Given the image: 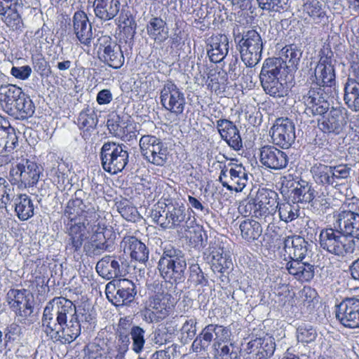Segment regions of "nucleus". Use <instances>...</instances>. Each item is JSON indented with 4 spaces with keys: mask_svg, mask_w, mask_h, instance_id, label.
Segmentation results:
<instances>
[{
    "mask_svg": "<svg viewBox=\"0 0 359 359\" xmlns=\"http://www.w3.org/2000/svg\"><path fill=\"white\" fill-rule=\"evenodd\" d=\"M81 190L75 192L64 211V223L67 231L65 250L67 254L79 256L84 249V241L87 238L86 231L92 222L100 217L98 207L81 198Z\"/></svg>",
    "mask_w": 359,
    "mask_h": 359,
    "instance_id": "f257e3e1",
    "label": "nucleus"
},
{
    "mask_svg": "<svg viewBox=\"0 0 359 359\" xmlns=\"http://www.w3.org/2000/svg\"><path fill=\"white\" fill-rule=\"evenodd\" d=\"M75 305L65 297H54L43 309L41 323L46 337L54 343L70 344L79 336L78 323L71 321Z\"/></svg>",
    "mask_w": 359,
    "mask_h": 359,
    "instance_id": "f03ea898",
    "label": "nucleus"
},
{
    "mask_svg": "<svg viewBox=\"0 0 359 359\" xmlns=\"http://www.w3.org/2000/svg\"><path fill=\"white\" fill-rule=\"evenodd\" d=\"M283 244V265L288 273L301 282L313 279L315 266L310 260L312 245L304 238L297 235L287 236Z\"/></svg>",
    "mask_w": 359,
    "mask_h": 359,
    "instance_id": "7ed1b4c3",
    "label": "nucleus"
},
{
    "mask_svg": "<svg viewBox=\"0 0 359 359\" xmlns=\"http://www.w3.org/2000/svg\"><path fill=\"white\" fill-rule=\"evenodd\" d=\"M149 216L154 223L163 229H177L182 233L194 224V217L183 204L170 202L164 206L154 205Z\"/></svg>",
    "mask_w": 359,
    "mask_h": 359,
    "instance_id": "20e7f679",
    "label": "nucleus"
},
{
    "mask_svg": "<svg viewBox=\"0 0 359 359\" xmlns=\"http://www.w3.org/2000/svg\"><path fill=\"white\" fill-rule=\"evenodd\" d=\"M279 200L278 194L270 189H259L255 196L250 195L241 202L239 212L245 217L250 216L261 222L271 223L276 212L275 205Z\"/></svg>",
    "mask_w": 359,
    "mask_h": 359,
    "instance_id": "39448f33",
    "label": "nucleus"
},
{
    "mask_svg": "<svg viewBox=\"0 0 359 359\" xmlns=\"http://www.w3.org/2000/svg\"><path fill=\"white\" fill-rule=\"evenodd\" d=\"M290 74L281 65L276 57H268L264 60L259 80L264 92L273 97L280 98L289 93L287 77Z\"/></svg>",
    "mask_w": 359,
    "mask_h": 359,
    "instance_id": "423d86ee",
    "label": "nucleus"
},
{
    "mask_svg": "<svg viewBox=\"0 0 359 359\" xmlns=\"http://www.w3.org/2000/svg\"><path fill=\"white\" fill-rule=\"evenodd\" d=\"M187 266L185 255L182 250L171 245L163 248L157 269L165 284L168 282L172 285L182 283L185 279Z\"/></svg>",
    "mask_w": 359,
    "mask_h": 359,
    "instance_id": "0eeeda50",
    "label": "nucleus"
},
{
    "mask_svg": "<svg viewBox=\"0 0 359 359\" xmlns=\"http://www.w3.org/2000/svg\"><path fill=\"white\" fill-rule=\"evenodd\" d=\"M318 62L311 73V85L325 89L334 88L337 85V63L334 52L329 43H325L318 53Z\"/></svg>",
    "mask_w": 359,
    "mask_h": 359,
    "instance_id": "6e6552de",
    "label": "nucleus"
},
{
    "mask_svg": "<svg viewBox=\"0 0 359 359\" xmlns=\"http://www.w3.org/2000/svg\"><path fill=\"white\" fill-rule=\"evenodd\" d=\"M233 36L241 58L248 67L257 65L262 57L263 41L259 33L254 29L240 31L238 27L233 30Z\"/></svg>",
    "mask_w": 359,
    "mask_h": 359,
    "instance_id": "1a4fd4ad",
    "label": "nucleus"
},
{
    "mask_svg": "<svg viewBox=\"0 0 359 359\" xmlns=\"http://www.w3.org/2000/svg\"><path fill=\"white\" fill-rule=\"evenodd\" d=\"M320 248L332 255L344 257L353 252L355 243L348 238L341 227L327 226L319 234Z\"/></svg>",
    "mask_w": 359,
    "mask_h": 359,
    "instance_id": "9d476101",
    "label": "nucleus"
},
{
    "mask_svg": "<svg viewBox=\"0 0 359 359\" xmlns=\"http://www.w3.org/2000/svg\"><path fill=\"white\" fill-rule=\"evenodd\" d=\"M351 168L347 164L326 165L314 163L311 168V173L314 182L328 190L339 189L351 173Z\"/></svg>",
    "mask_w": 359,
    "mask_h": 359,
    "instance_id": "9b49d317",
    "label": "nucleus"
},
{
    "mask_svg": "<svg viewBox=\"0 0 359 359\" xmlns=\"http://www.w3.org/2000/svg\"><path fill=\"white\" fill-rule=\"evenodd\" d=\"M41 168L27 157L17 158L10 168L8 180L11 185L19 189L33 187L39 182Z\"/></svg>",
    "mask_w": 359,
    "mask_h": 359,
    "instance_id": "f8f14e48",
    "label": "nucleus"
},
{
    "mask_svg": "<svg viewBox=\"0 0 359 359\" xmlns=\"http://www.w3.org/2000/svg\"><path fill=\"white\" fill-rule=\"evenodd\" d=\"M91 228L93 233L89 240L84 244V252L86 255L92 257L105 251L111 252L114 250V243L116 234L113 228L107 226L104 222L97 220L92 222Z\"/></svg>",
    "mask_w": 359,
    "mask_h": 359,
    "instance_id": "ddd939ff",
    "label": "nucleus"
},
{
    "mask_svg": "<svg viewBox=\"0 0 359 359\" xmlns=\"http://www.w3.org/2000/svg\"><path fill=\"white\" fill-rule=\"evenodd\" d=\"M100 158L104 170L114 175L126 168L128 163L129 154L123 144L108 141L100 149Z\"/></svg>",
    "mask_w": 359,
    "mask_h": 359,
    "instance_id": "4468645a",
    "label": "nucleus"
},
{
    "mask_svg": "<svg viewBox=\"0 0 359 359\" xmlns=\"http://www.w3.org/2000/svg\"><path fill=\"white\" fill-rule=\"evenodd\" d=\"M336 223L348 238L359 240V199L353 197L346 201L336 215Z\"/></svg>",
    "mask_w": 359,
    "mask_h": 359,
    "instance_id": "2eb2a0df",
    "label": "nucleus"
},
{
    "mask_svg": "<svg viewBox=\"0 0 359 359\" xmlns=\"http://www.w3.org/2000/svg\"><path fill=\"white\" fill-rule=\"evenodd\" d=\"M160 103L163 108L177 116L183 114L186 106V97L183 88L172 79L165 81L160 89Z\"/></svg>",
    "mask_w": 359,
    "mask_h": 359,
    "instance_id": "dca6fc26",
    "label": "nucleus"
},
{
    "mask_svg": "<svg viewBox=\"0 0 359 359\" xmlns=\"http://www.w3.org/2000/svg\"><path fill=\"white\" fill-rule=\"evenodd\" d=\"M231 335V332L228 327L217 324H209L202 329L193 341L191 349L196 353L206 351L213 341L214 344H219L220 342L228 343Z\"/></svg>",
    "mask_w": 359,
    "mask_h": 359,
    "instance_id": "f3484780",
    "label": "nucleus"
},
{
    "mask_svg": "<svg viewBox=\"0 0 359 359\" xmlns=\"http://www.w3.org/2000/svg\"><path fill=\"white\" fill-rule=\"evenodd\" d=\"M140 151L149 163L162 167L166 163L169 151L167 144L161 139L152 135H142L139 141Z\"/></svg>",
    "mask_w": 359,
    "mask_h": 359,
    "instance_id": "a211bd4d",
    "label": "nucleus"
},
{
    "mask_svg": "<svg viewBox=\"0 0 359 359\" xmlns=\"http://www.w3.org/2000/svg\"><path fill=\"white\" fill-rule=\"evenodd\" d=\"M97 54L101 62L118 69L124 64L125 57L121 47L109 36H102L97 40Z\"/></svg>",
    "mask_w": 359,
    "mask_h": 359,
    "instance_id": "6ab92c4d",
    "label": "nucleus"
},
{
    "mask_svg": "<svg viewBox=\"0 0 359 359\" xmlns=\"http://www.w3.org/2000/svg\"><path fill=\"white\" fill-rule=\"evenodd\" d=\"M105 293L109 301L118 307L132 303L137 294V289L133 281L123 279L118 280L116 284L107 283Z\"/></svg>",
    "mask_w": 359,
    "mask_h": 359,
    "instance_id": "aec40b11",
    "label": "nucleus"
},
{
    "mask_svg": "<svg viewBox=\"0 0 359 359\" xmlns=\"http://www.w3.org/2000/svg\"><path fill=\"white\" fill-rule=\"evenodd\" d=\"M325 90L323 88L311 84L302 91V102L306 106V110L313 116L325 114L330 109V104Z\"/></svg>",
    "mask_w": 359,
    "mask_h": 359,
    "instance_id": "412c9836",
    "label": "nucleus"
},
{
    "mask_svg": "<svg viewBox=\"0 0 359 359\" xmlns=\"http://www.w3.org/2000/svg\"><path fill=\"white\" fill-rule=\"evenodd\" d=\"M274 339L268 334L250 339L242 348L244 359H269L274 353Z\"/></svg>",
    "mask_w": 359,
    "mask_h": 359,
    "instance_id": "4be33fe9",
    "label": "nucleus"
},
{
    "mask_svg": "<svg viewBox=\"0 0 359 359\" xmlns=\"http://www.w3.org/2000/svg\"><path fill=\"white\" fill-rule=\"evenodd\" d=\"M6 297L10 309L17 316L26 319L33 313L34 299L30 291L25 289H11Z\"/></svg>",
    "mask_w": 359,
    "mask_h": 359,
    "instance_id": "5701e85b",
    "label": "nucleus"
},
{
    "mask_svg": "<svg viewBox=\"0 0 359 359\" xmlns=\"http://www.w3.org/2000/svg\"><path fill=\"white\" fill-rule=\"evenodd\" d=\"M219 181L227 190L241 192L248 183V176L241 165L229 163L222 168Z\"/></svg>",
    "mask_w": 359,
    "mask_h": 359,
    "instance_id": "b1692460",
    "label": "nucleus"
},
{
    "mask_svg": "<svg viewBox=\"0 0 359 359\" xmlns=\"http://www.w3.org/2000/svg\"><path fill=\"white\" fill-rule=\"evenodd\" d=\"M347 110L342 107H332L318 120V129L331 135L342 133L347 122Z\"/></svg>",
    "mask_w": 359,
    "mask_h": 359,
    "instance_id": "393cba45",
    "label": "nucleus"
},
{
    "mask_svg": "<svg viewBox=\"0 0 359 359\" xmlns=\"http://www.w3.org/2000/svg\"><path fill=\"white\" fill-rule=\"evenodd\" d=\"M203 258L211 265L215 273H223L233 266L230 255L224 252L219 241L215 240L209 243L208 248L203 252Z\"/></svg>",
    "mask_w": 359,
    "mask_h": 359,
    "instance_id": "a878e982",
    "label": "nucleus"
},
{
    "mask_svg": "<svg viewBox=\"0 0 359 359\" xmlns=\"http://www.w3.org/2000/svg\"><path fill=\"white\" fill-rule=\"evenodd\" d=\"M270 133L273 143L283 149L290 148L296 138L294 124L287 118H278Z\"/></svg>",
    "mask_w": 359,
    "mask_h": 359,
    "instance_id": "bb28decb",
    "label": "nucleus"
},
{
    "mask_svg": "<svg viewBox=\"0 0 359 359\" xmlns=\"http://www.w3.org/2000/svg\"><path fill=\"white\" fill-rule=\"evenodd\" d=\"M336 318L348 328L359 327V299L352 297L344 299L336 306Z\"/></svg>",
    "mask_w": 359,
    "mask_h": 359,
    "instance_id": "cd10ccee",
    "label": "nucleus"
},
{
    "mask_svg": "<svg viewBox=\"0 0 359 359\" xmlns=\"http://www.w3.org/2000/svg\"><path fill=\"white\" fill-rule=\"evenodd\" d=\"M76 39L81 44L90 47L93 39L92 25L87 14L83 11H76L69 24Z\"/></svg>",
    "mask_w": 359,
    "mask_h": 359,
    "instance_id": "c85d7f7f",
    "label": "nucleus"
},
{
    "mask_svg": "<svg viewBox=\"0 0 359 359\" xmlns=\"http://www.w3.org/2000/svg\"><path fill=\"white\" fill-rule=\"evenodd\" d=\"M259 158L264 166L274 170L285 168L289 162V158L285 151L271 145H266L260 149Z\"/></svg>",
    "mask_w": 359,
    "mask_h": 359,
    "instance_id": "c756f323",
    "label": "nucleus"
},
{
    "mask_svg": "<svg viewBox=\"0 0 359 359\" xmlns=\"http://www.w3.org/2000/svg\"><path fill=\"white\" fill-rule=\"evenodd\" d=\"M216 128L224 141L234 151L243 149V141L240 131L236 124L226 118H220L217 121Z\"/></svg>",
    "mask_w": 359,
    "mask_h": 359,
    "instance_id": "7c9ffc66",
    "label": "nucleus"
},
{
    "mask_svg": "<svg viewBox=\"0 0 359 359\" xmlns=\"http://www.w3.org/2000/svg\"><path fill=\"white\" fill-rule=\"evenodd\" d=\"M121 248H123V252L128 255L133 262L145 264L149 259V248L135 236H124L121 242Z\"/></svg>",
    "mask_w": 359,
    "mask_h": 359,
    "instance_id": "2f4dec72",
    "label": "nucleus"
},
{
    "mask_svg": "<svg viewBox=\"0 0 359 359\" xmlns=\"http://www.w3.org/2000/svg\"><path fill=\"white\" fill-rule=\"evenodd\" d=\"M205 43L207 55L210 62L218 63L226 57L229 50V41L226 35H212L207 39Z\"/></svg>",
    "mask_w": 359,
    "mask_h": 359,
    "instance_id": "473e14b6",
    "label": "nucleus"
},
{
    "mask_svg": "<svg viewBox=\"0 0 359 359\" xmlns=\"http://www.w3.org/2000/svg\"><path fill=\"white\" fill-rule=\"evenodd\" d=\"M22 0H0V15L6 25L13 30L20 29L23 25L19 14Z\"/></svg>",
    "mask_w": 359,
    "mask_h": 359,
    "instance_id": "72a5a7b5",
    "label": "nucleus"
},
{
    "mask_svg": "<svg viewBox=\"0 0 359 359\" xmlns=\"http://www.w3.org/2000/svg\"><path fill=\"white\" fill-rule=\"evenodd\" d=\"M163 284L158 291L149 298V306L157 313L158 318H165L169 315L175 304V299L168 291L163 289Z\"/></svg>",
    "mask_w": 359,
    "mask_h": 359,
    "instance_id": "f704fd0d",
    "label": "nucleus"
},
{
    "mask_svg": "<svg viewBox=\"0 0 359 359\" xmlns=\"http://www.w3.org/2000/svg\"><path fill=\"white\" fill-rule=\"evenodd\" d=\"M72 166L62 159L55 162L47 170L48 179L57 187V188L63 191L66 186L70 184L69 175L71 174Z\"/></svg>",
    "mask_w": 359,
    "mask_h": 359,
    "instance_id": "c9c22d12",
    "label": "nucleus"
},
{
    "mask_svg": "<svg viewBox=\"0 0 359 359\" xmlns=\"http://www.w3.org/2000/svg\"><path fill=\"white\" fill-rule=\"evenodd\" d=\"M95 269L100 276L107 280L118 278L123 276V262L120 257L107 255L97 263Z\"/></svg>",
    "mask_w": 359,
    "mask_h": 359,
    "instance_id": "e433bc0d",
    "label": "nucleus"
},
{
    "mask_svg": "<svg viewBox=\"0 0 359 359\" xmlns=\"http://www.w3.org/2000/svg\"><path fill=\"white\" fill-rule=\"evenodd\" d=\"M84 351L88 359H115V355L109 346V340L100 335L88 343Z\"/></svg>",
    "mask_w": 359,
    "mask_h": 359,
    "instance_id": "4c0bfd02",
    "label": "nucleus"
},
{
    "mask_svg": "<svg viewBox=\"0 0 359 359\" xmlns=\"http://www.w3.org/2000/svg\"><path fill=\"white\" fill-rule=\"evenodd\" d=\"M121 0H94L93 12L95 18L102 22L113 20L120 12Z\"/></svg>",
    "mask_w": 359,
    "mask_h": 359,
    "instance_id": "58836bf2",
    "label": "nucleus"
},
{
    "mask_svg": "<svg viewBox=\"0 0 359 359\" xmlns=\"http://www.w3.org/2000/svg\"><path fill=\"white\" fill-rule=\"evenodd\" d=\"M126 329L123 319L121 318L116 330L114 341H109V346L115 355V359H124L126 353L129 351L130 338L128 337Z\"/></svg>",
    "mask_w": 359,
    "mask_h": 359,
    "instance_id": "ea45409f",
    "label": "nucleus"
},
{
    "mask_svg": "<svg viewBox=\"0 0 359 359\" xmlns=\"http://www.w3.org/2000/svg\"><path fill=\"white\" fill-rule=\"evenodd\" d=\"M122 319L128 337L130 338L131 349L137 354L141 353L146 343L145 330L134 324L133 318L130 316L123 317Z\"/></svg>",
    "mask_w": 359,
    "mask_h": 359,
    "instance_id": "a19ab883",
    "label": "nucleus"
},
{
    "mask_svg": "<svg viewBox=\"0 0 359 359\" xmlns=\"http://www.w3.org/2000/svg\"><path fill=\"white\" fill-rule=\"evenodd\" d=\"M10 203L17 217L20 221H27L34 215L35 205L32 197L26 194L13 196Z\"/></svg>",
    "mask_w": 359,
    "mask_h": 359,
    "instance_id": "79ce46f5",
    "label": "nucleus"
},
{
    "mask_svg": "<svg viewBox=\"0 0 359 359\" xmlns=\"http://www.w3.org/2000/svg\"><path fill=\"white\" fill-rule=\"evenodd\" d=\"M302 52L296 44H290L284 46L279 52V56L276 57L280 60L282 66L292 76L297 69L302 57Z\"/></svg>",
    "mask_w": 359,
    "mask_h": 359,
    "instance_id": "37998d69",
    "label": "nucleus"
},
{
    "mask_svg": "<svg viewBox=\"0 0 359 359\" xmlns=\"http://www.w3.org/2000/svg\"><path fill=\"white\" fill-rule=\"evenodd\" d=\"M147 34L157 44H162L169 38L167 22L161 17H151L146 25Z\"/></svg>",
    "mask_w": 359,
    "mask_h": 359,
    "instance_id": "c03bdc74",
    "label": "nucleus"
},
{
    "mask_svg": "<svg viewBox=\"0 0 359 359\" xmlns=\"http://www.w3.org/2000/svg\"><path fill=\"white\" fill-rule=\"evenodd\" d=\"M25 92L16 85L4 84L0 86V105L3 110L8 114L10 111L19 100L20 97L23 96Z\"/></svg>",
    "mask_w": 359,
    "mask_h": 359,
    "instance_id": "a18cd8bd",
    "label": "nucleus"
},
{
    "mask_svg": "<svg viewBox=\"0 0 359 359\" xmlns=\"http://www.w3.org/2000/svg\"><path fill=\"white\" fill-rule=\"evenodd\" d=\"M98 123L97 112L92 108L83 109L79 114L76 124L82 130L81 136L87 141L91 136V133L95 130Z\"/></svg>",
    "mask_w": 359,
    "mask_h": 359,
    "instance_id": "49530a36",
    "label": "nucleus"
},
{
    "mask_svg": "<svg viewBox=\"0 0 359 359\" xmlns=\"http://www.w3.org/2000/svg\"><path fill=\"white\" fill-rule=\"evenodd\" d=\"M71 321H74L78 323L79 335L81 333V330L83 332H90L96 326L97 319L96 313L93 309L89 306L80 307L76 309L75 308V314L71 317Z\"/></svg>",
    "mask_w": 359,
    "mask_h": 359,
    "instance_id": "de8ad7c7",
    "label": "nucleus"
},
{
    "mask_svg": "<svg viewBox=\"0 0 359 359\" xmlns=\"http://www.w3.org/2000/svg\"><path fill=\"white\" fill-rule=\"evenodd\" d=\"M0 125V150L11 151L18 145V137L15 129L2 116Z\"/></svg>",
    "mask_w": 359,
    "mask_h": 359,
    "instance_id": "09e8293b",
    "label": "nucleus"
},
{
    "mask_svg": "<svg viewBox=\"0 0 359 359\" xmlns=\"http://www.w3.org/2000/svg\"><path fill=\"white\" fill-rule=\"evenodd\" d=\"M107 128L111 134L125 141H129L135 136V131H133L134 128L132 124L121 120L119 116L109 119Z\"/></svg>",
    "mask_w": 359,
    "mask_h": 359,
    "instance_id": "8fccbe9b",
    "label": "nucleus"
},
{
    "mask_svg": "<svg viewBox=\"0 0 359 359\" xmlns=\"http://www.w3.org/2000/svg\"><path fill=\"white\" fill-rule=\"evenodd\" d=\"M275 208L278 213L280 219L286 224L295 220L300 215V207L293 200L284 199L280 201L278 200Z\"/></svg>",
    "mask_w": 359,
    "mask_h": 359,
    "instance_id": "3c124183",
    "label": "nucleus"
},
{
    "mask_svg": "<svg viewBox=\"0 0 359 359\" xmlns=\"http://www.w3.org/2000/svg\"><path fill=\"white\" fill-rule=\"evenodd\" d=\"M35 111V105L30 97L25 93L20 97L15 102L14 107L10 111L8 115L18 120H25L33 116Z\"/></svg>",
    "mask_w": 359,
    "mask_h": 359,
    "instance_id": "603ef678",
    "label": "nucleus"
},
{
    "mask_svg": "<svg viewBox=\"0 0 359 359\" xmlns=\"http://www.w3.org/2000/svg\"><path fill=\"white\" fill-rule=\"evenodd\" d=\"M302 11L315 24L325 22L327 20L325 7L319 0H303Z\"/></svg>",
    "mask_w": 359,
    "mask_h": 359,
    "instance_id": "864d4df0",
    "label": "nucleus"
},
{
    "mask_svg": "<svg viewBox=\"0 0 359 359\" xmlns=\"http://www.w3.org/2000/svg\"><path fill=\"white\" fill-rule=\"evenodd\" d=\"M260 222V221L252 218H248L241 222L239 229L242 238L249 243L257 241L262 233Z\"/></svg>",
    "mask_w": 359,
    "mask_h": 359,
    "instance_id": "5fc2aeb1",
    "label": "nucleus"
},
{
    "mask_svg": "<svg viewBox=\"0 0 359 359\" xmlns=\"http://www.w3.org/2000/svg\"><path fill=\"white\" fill-rule=\"evenodd\" d=\"M316 193L312 185L307 181L300 179L294 189L290 192V198L294 201L301 203H309L313 199V194Z\"/></svg>",
    "mask_w": 359,
    "mask_h": 359,
    "instance_id": "6e6d98bb",
    "label": "nucleus"
},
{
    "mask_svg": "<svg viewBox=\"0 0 359 359\" xmlns=\"http://www.w3.org/2000/svg\"><path fill=\"white\" fill-rule=\"evenodd\" d=\"M344 101L352 111H359V83L346 80L344 84Z\"/></svg>",
    "mask_w": 359,
    "mask_h": 359,
    "instance_id": "4d7b16f0",
    "label": "nucleus"
},
{
    "mask_svg": "<svg viewBox=\"0 0 359 359\" xmlns=\"http://www.w3.org/2000/svg\"><path fill=\"white\" fill-rule=\"evenodd\" d=\"M182 236L189 240L191 245L197 249L203 248L207 243L208 236L202 227L197 225L194 218V224L189 230L183 231Z\"/></svg>",
    "mask_w": 359,
    "mask_h": 359,
    "instance_id": "13d9d810",
    "label": "nucleus"
},
{
    "mask_svg": "<svg viewBox=\"0 0 359 359\" xmlns=\"http://www.w3.org/2000/svg\"><path fill=\"white\" fill-rule=\"evenodd\" d=\"M215 359H239L241 350L234 343L214 344Z\"/></svg>",
    "mask_w": 359,
    "mask_h": 359,
    "instance_id": "bf43d9fd",
    "label": "nucleus"
},
{
    "mask_svg": "<svg viewBox=\"0 0 359 359\" xmlns=\"http://www.w3.org/2000/svg\"><path fill=\"white\" fill-rule=\"evenodd\" d=\"M198 320L195 316H186L185 320L183 323L180 330L181 341L184 344H187L198 336L197 334V325Z\"/></svg>",
    "mask_w": 359,
    "mask_h": 359,
    "instance_id": "052dcab7",
    "label": "nucleus"
},
{
    "mask_svg": "<svg viewBox=\"0 0 359 359\" xmlns=\"http://www.w3.org/2000/svg\"><path fill=\"white\" fill-rule=\"evenodd\" d=\"M228 77L224 71L211 74L207 81L208 88L216 93L224 92L229 84Z\"/></svg>",
    "mask_w": 359,
    "mask_h": 359,
    "instance_id": "680f3d73",
    "label": "nucleus"
},
{
    "mask_svg": "<svg viewBox=\"0 0 359 359\" xmlns=\"http://www.w3.org/2000/svg\"><path fill=\"white\" fill-rule=\"evenodd\" d=\"M187 281L194 287H205L208 285V277L198 264H190L188 269Z\"/></svg>",
    "mask_w": 359,
    "mask_h": 359,
    "instance_id": "e2e57ef3",
    "label": "nucleus"
},
{
    "mask_svg": "<svg viewBox=\"0 0 359 359\" xmlns=\"http://www.w3.org/2000/svg\"><path fill=\"white\" fill-rule=\"evenodd\" d=\"M117 210L127 221L135 222L140 219L137 208L127 199L121 200L116 203Z\"/></svg>",
    "mask_w": 359,
    "mask_h": 359,
    "instance_id": "0e129e2a",
    "label": "nucleus"
},
{
    "mask_svg": "<svg viewBox=\"0 0 359 359\" xmlns=\"http://www.w3.org/2000/svg\"><path fill=\"white\" fill-rule=\"evenodd\" d=\"M32 65L34 70L41 77H46L50 73V68L43 55L38 51L32 53Z\"/></svg>",
    "mask_w": 359,
    "mask_h": 359,
    "instance_id": "69168bd1",
    "label": "nucleus"
},
{
    "mask_svg": "<svg viewBox=\"0 0 359 359\" xmlns=\"http://www.w3.org/2000/svg\"><path fill=\"white\" fill-rule=\"evenodd\" d=\"M310 210L318 215H323L331 208L330 199L323 194L318 196L313 194V199L309 202Z\"/></svg>",
    "mask_w": 359,
    "mask_h": 359,
    "instance_id": "338daca9",
    "label": "nucleus"
},
{
    "mask_svg": "<svg viewBox=\"0 0 359 359\" xmlns=\"http://www.w3.org/2000/svg\"><path fill=\"white\" fill-rule=\"evenodd\" d=\"M317 337L316 329L311 325L303 323L297 329V338L299 342L309 344Z\"/></svg>",
    "mask_w": 359,
    "mask_h": 359,
    "instance_id": "774afa93",
    "label": "nucleus"
}]
</instances>
